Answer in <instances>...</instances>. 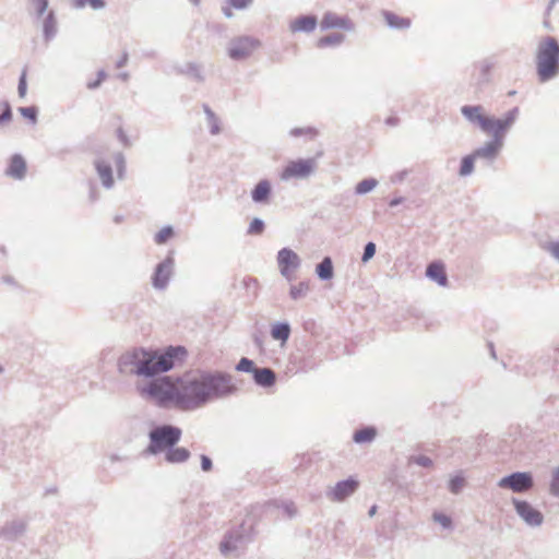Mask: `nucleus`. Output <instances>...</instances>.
Here are the masks:
<instances>
[{
    "label": "nucleus",
    "mask_w": 559,
    "mask_h": 559,
    "mask_svg": "<svg viewBox=\"0 0 559 559\" xmlns=\"http://www.w3.org/2000/svg\"><path fill=\"white\" fill-rule=\"evenodd\" d=\"M280 273L287 281L293 280V273L301 265L300 257L290 248H282L276 257Z\"/></svg>",
    "instance_id": "9d476101"
},
{
    "label": "nucleus",
    "mask_w": 559,
    "mask_h": 559,
    "mask_svg": "<svg viewBox=\"0 0 559 559\" xmlns=\"http://www.w3.org/2000/svg\"><path fill=\"white\" fill-rule=\"evenodd\" d=\"M416 464L421 467H431L433 462L426 455H411L408 457V465Z\"/></svg>",
    "instance_id": "ea45409f"
},
{
    "label": "nucleus",
    "mask_w": 559,
    "mask_h": 559,
    "mask_svg": "<svg viewBox=\"0 0 559 559\" xmlns=\"http://www.w3.org/2000/svg\"><path fill=\"white\" fill-rule=\"evenodd\" d=\"M400 122V119L395 116H390L385 119V123L390 127H395Z\"/></svg>",
    "instance_id": "052dcab7"
},
{
    "label": "nucleus",
    "mask_w": 559,
    "mask_h": 559,
    "mask_svg": "<svg viewBox=\"0 0 559 559\" xmlns=\"http://www.w3.org/2000/svg\"><path fill=\"white\" fill-rule=\"evenodd\" d=\"M285 511L287 512L289 518L294 516L295 514L294 506L292 503L285 506Z\"/></svg>",
    "instance_id": "69168bd1"
},
{
    "label": "nucleus",
    "mask_w": 559,
    "mask_h": 559,
    "mask_svg": "<svg viewBox=\"0 0 559 559\" xmlns=\"http://www.w3.org/2000/svg\"><path fill=\"white\" fill-rule=\"evenodd\" d=\"M435 522L439 523L443 528H451L452 527V520L450 516L443 514V513H435L433 514Z\"/></svg>",
    "instance_id": "8fccbe9b"
},
{
    "label": "nucleus",
    "mask_w": 559,
    "mask_h": 559,
    "mask_svg": "<svg viewBox=\"0 0 559 559\" xmlns=\"http://www.w3.org/2000/svg\"><path fill=\"white\" fill-rule=\"evenodd\" d=\"M320 27L322 31L338 28L353 32L355 24L347 16H341L334 12H325L321 20Z\"/></svg>",
    "instance_id": "ddd939ff"
},
{
    "label": "nucleus",
    "mask_w": 559,
    "mask_h": 559,
    "mask_svg": "<svg viewBox=\"0 0 559 559\" xmlns=\"http://www.w3.org/2000/svg\"><path fill=\"white\" fill-rule=\"evenodd\" d=\"M253 380L261 388H271L276 382V373L271 368H257L253 373Z\"/></svg>",
    "instance_id": "b1692460"
},
{
    "label": "nucleus",
    "mask_w": 559,
    "mask_h": 559,
    "mask_svg": "<svg viewBox=\"0 0 559 559\" xmlns=\"http://www.w3.org/2000/svg\"><path fill=\"white\" fill-rule=\"evenodd\" d=\"M463 117L474 126H477L480 130H484L488 126V118L483 114V107L480 105H465L461 108Z\"/></svg>",
    "instance_id": "2eb2a0df"
},
{
    "label": "nucleus",
    "mask_w": 559,
    "mask_h": 559,
    "mask_svg": "<svg viewBox=\"0 0 559 559\" xmlns=\"http://www.w3.org/2000/svg\"><path fill=\"white\" fill-rule=\"evenodd\" d=\"M38 16H41L48 9V0H29Z\"/></svg>",
    "instance_id": "3c124183"
},
{
    "label": "nucleus",
    "mask_w": 559,
    "mask_h": 559,
    "mask_svg": "<svg viewBox=\"0 0 559 559\" xmlns=\"http://www.w3.org/2000/svg\"><path fill=\"white\" fill-rule=\"evenodd\" d=\"M223 14L227 17V19H230L233 17V12L230 10V8H223Z\"/></svg>",
    "instance_id": "338daca9"
},
{
    "label": "nucleus",
    "mask_w": 559,
    "mask_h": 559,
    "mask_svg": "<svg viewBox=\"0 0 559 559\" xmlns=\"http://www.w3.org/2000/svg\"><path fill=\"white\" fill-rule=\"evenodd\" d=\"M19 111L24 118L28 119L33 124L37 122L38 110L35 106L20 107Z\"/></svg>",
    "instance_id": "79ce46f5"
},
{
    "label": "nucleus",
    "mask_w": 559,
    "mask_h": 559,
    "mask_svg": "<svg viewBox=\"0 0 559 559\" xmlns=\"http://www.w3.org/2000/svg\"><path fill=\"white\" fill-rule=\"evenodd\" d=\"M554 353H555L554 360H555V362H557L558 361L557 357L559 356V343L554 346Z\"/></svg>",
    "instance_id": "774afa93"
},
{
    "label": "nucleus",
    "mask_w": 559,
    "mask_h": 559,
    "mask_svg": "<svg viewBox=\"0 0 559 559\" xmlns=\"http://www.w3.org/2000/svg\"><path fill=\"white\" fill-rule=\"evenodd\" d=\"M27 91V83H26V72L23 71L17 85V93L20 97H24L26 95Z\"/></svg>",
    "instance_id": "5fc2aeb1"
},
{
    "label": "nucleus",
    "mask_w": 559,
    "mask_h": 559,
    "mask_svg": "<svg viewBox=\"0 0 559 559\" xmlns=\"http://www.w3.org/2000/svg\"><path fill=\"white\" fill-rule=\"evenodd\" d=\"M106 76H107L106 72L104 70H99L97 72L96 80L87 83V88L95 90V88L99 87L100 84L103 83V81L106 79Z\"/></svg>",
    "instance_id": "603ef678"
},
{
    "label": "nucleus",
    "mask_w": 559,
    "mask_h": 559,
    "mask_svg": "<svg viewBox=\"0 0 559 559\" xmlns=\"http://www.w3.org/2000/svg\"><path fill=\"white\" fill-rule=\"evenodd\" d=\"M316 274L321 281H330L333 278L334 267L330 257H324L322 261L316 265Z\"/></svg>",
    "instance_id": "cd10ccee"
},
{
    "label": "nucleus",
    "mask_w": 559,
    "mask_h": 559,
    "mask_svg": "<svg viewBox=\"0 0 559 559\" xmlns=\"http://www.w3.org/2000/svg\"><path fill=\"white\" fill-rule=\"evenodd\" d=\"M175 260L173 252L159 262L152 275V286L157 290H165L169 284V281L174 274Z\"/></svg>",
    "instance_id": "9b49d317"
},
{
    "label": "nucleus",
    "mask_w": 559,
    "mask_h": 559,
    "mask_svg": "<svg viewBox=\"0 0 559 559\" xmlns=\"http://www.w3.org/2000/svg\"><path fill=\"white\" fill-rule=\"evenodd\" d=\"M544 249L559 263V240L546 243Z\"/></svg>",
    "instance_id": "09e8293b"
},
{
    "label": "nucleus",
    "mask_w": 559,
    "mask_h": 559,
    "mask_svg": "<svg viewBox=\"0 0 559 559\" xmlns=\"http://www.w3.org/2000/svg\"><path fill=\"white\" fill-rule=\"evenodd\" d=\"M549 491L554 497L559 498V467L552 471Z\"/></svg>",
    "instance_id": "c03bdc74"
},
{
    "label": "nucleus",
    "mask_w": 559,
    "mask_h": 559,
    "mask_svg": "<svg viewBox=\"0 0 559 559\" xmlns=\"http://www.w3.org/2000/svg\"><path fill=\"white\" fill-rule=\"evenodd\" d=\"M516 514L520 519L531 527H538L544 522L543 513L535 509L530 502L518 498H512Z\"/></svg>",
    "instance_id": "f8f14e48"
},
{
    "label": "nucleus",
    "mask_w": 559,
    "mask_h": 559,
    "mask_svg": "<svg viewBox=\"0 0 559 559\" xmlns=\"http://www.w3.org/2000/svg\"><path fill=\"white\" fill-rule=\"evenodd\" d=\"M378 186V180L374 178H366L359 181L355 187L356 194H366L372 191Z\"/></svg>",
    "instance_id": "72a5a7b5"
},
{
    "label": "nucleus",
    "mask_w": 559,
    "mask_h": 559,
    "mask_svg": "<svg viewBox=\"0 0 559 559\" xmlns=\"http://www.w3.org/2000/svg\"><path fill=\"white\" fill-rule=\"evenodd\" d=\"M475 160H476V157L474 156L473 153L464 156L461 160L459 175L461 177H467V176L472 175L474 171Z\"/></svg>",
    "instance_id": "473e14b6"
},
{
    "label": "nucleus",
    "mask_w": 559,
    "mask_h": 559,
    "mask_svg": "<svg viewBox=\"0 0 559 559\" xmlns=\"http://www.w3.org/2000/svg\"><path fill=\"white\" fill-rule=\"evenodd\" d=\"M382 16L386 25L392 29H407L411 26V20L395 14L392 11L383 10Z\"/></svg>",
    "instance_id": "a878e982"
},
{
    "label": "nucleus",
    "mask_w": 559,
    "mask_h": 559,
    "mask_svg": "<svg viewBox=\"0 0 559 559\" xmlns=\"http://www.w3.org/2000/svg\"><path fill=\"white\" fill-rule=\"evenodd\" d=\"M519 114V108L514 107L507 111L502 118H495L489 116L488 126L481 131L491 136L490 141H493L495 143L503 146L506 134L516 121Z\"/></svg>",
    "instance_id": "423d86ee"
},
{
    "label": "nucleus",
    "mask_w": 559,
    "mask_h": 559,
    "mask_svg": "<svg viewBox=\"0 0 559 559\" xmlns=\"http://www.w3.org/2000/svg\"><path fill=\"white\" fill-rule=\"evenodd\" d=\"M179 72L182 73V74L190 75V76L194 78L199 82H202L203 79H204L203 75H202L200 67L197 63H194V62L187 63L185 66V68L179 70Z\"/></svg>",
    "instance_id": "c9c22d12"
},
{
    "label": "nucleus",
    "mask_w": 559,
    "mask_h": 559,
    "mask_svg": "<svg viewBox=\"0 0 559 559\" xmlns=\"http://www.w3.org/2000/svg\"><path fill=\"white\" fill-rule=\"evenodd\" d=\"M115 159H116V164H117L118 177L122 178L124 169H126L124 156L121 153H117L115 156Z\"/></svg>",
    "instance_id": "864d4df0"
},
{
    "label": "nucleus",
    "mask_w": 559,
    "mask_h": 559,
    "mask_svg": "<svg viewBox=\"0 0 559 559\" xmlns=\"http://www.w3.org/2000/svg\"><path fill=\"white\" fill-rule=\"evenodd\" d=\"M98 198H99V195H98V192L96 191L95 187H91V190H90V200H91L92 202H95V201H97V200H98Z\"/></svg>",
    "instance_id": "e2e57ef3"
},
{
    "label": "nucleus",
    "mask_w": 559,
    "mask_h": 559,
    "mask_svg": "<svg viewBox=\"0 0 559 559\" xmlns=\"http://www.w3.org/2000/svg\"><path fill=\"white\" fill-rule=\"evenodd\" d=\"M404 200H405V199H404L403 197H395V198H393V199L390 201L389 205H390L391 207L397 206V205L402 204V203L404 202Z\"/></svg>",
    "instance_id": "680f3d73"
},
{
    "label": "nucleus",
    "mask_w": 559,
    "mask_h": 559,
    "mask_svg": "<svg viewBox=\"0 0 559 559\" xmlns=\"http://www.w3.org/2000/svg\"><path fill=\"white\" fill-rule=\"evenodd\" d=\"M264 222L261 218H253L249 225L248 234L249 235H261L264 230Z\"/></svg>",
    "instance_id": "37998d69"
},
{
    "label": "nucleus",
    "mask_w": 559,
    "mask_h": 559,
    "mask_svg": "<svg viewBox=\"0 0 559 559\" xmlns=\"http://www.w3.org/2000/svg\"><path fill=\"white\" fill-rule=\"evenodd\" d=\"M128 60H129V55H128L127 51H123V53L120 57V59L116 62V67L117 68H123L128 63Z\"/></svg>",
    "instance_id": "bf43d9fd"
},
{
    "label": "nucleus",
    "mask_w": 559,
    "mask_h": 559,
    "mask_svg": "<svg viewBox=\"0 0 559 559\" xmlns=\"http://www.w3.org/2000/svg\"><path fill=\"white\" fill-rule=\"evenodd\" d=\"M376 243L372 242V241H369L365 245V248H364V253H362V257H361V261L364 263L368 262L370 259H372L376 254Z\"/></svg>",
    "instance_id": "de8ad7c7"
},
{
    "label": "nucleus",
    "mask_w": 559,
    "mask_h": 559,
    "mask_svg": "<svg viewBox=\"0 0 559 559\" xmlns=\"http://www.w3.org/2000/svg\"><path fill=\"white\" fill-rule=\"evenodd\" d=\"M58 33V22L53 11H49L43 21V36L46 43H50Z\"/></svg>",
    "instance_id": "393cba45"
},
{
    "label": "nucleus",
    "mask_w": 559,
    "mask_h": 559,
    "mask_svg": "<svg viewBox=\"0 0 559 559\" xmlns=\"http://www.w3.org/2000/svg\"><path fill=\"white\" fill-rule=\"evenodd\" d=\"M358 488V481L354 478H347L337 481L333 488L328 491V497L333 501H343L352 496Z\"/></svg>",
    "instance_id": "4468645a"
},
{
    "label": "nucleus",
    "mask_w": 559,
    "mask_h": 559,
    "mask_svg": "<svg viewBox=\"0 0 559 559\" xmlns=\"http://www.w3.org/2000/svg\"><path fill=\"white\" fill-rule=\"evenodd\" d=\"M271 336L281 341L282 343L287 342L290 336V325L287 322H277L271 328Z\"/></svg>",
    "instance_id": "c85d7f7f"
},
{
    "label": "nucleus",
    "mask_w": 559,
    "mask_h": 559,
    "mask_svg": "<svg viewBox=\"0 0 559 559\" xmlns=\"http://www.w3.org/2000/svg\"><path fill=\"white\" fill-rule=\"evenodd\" d=\"M272 193V186L267 179L260 180L251 191V199L254 203H267Z\"/></svg>",
    "instance_id": "4be33fe9"
},
{
    "label": "nucleus",
    "mask_w": 559,
    "mask_h": 559,
    "mask_svg": "<svg viewBox=\"0 0 559 559\" xmlns=\"http://www.w3.org/2000/svg\"><path fill=\"white\" fill-rule=\"evenodd\" d=\"M228 4L236 10H243L248 8L253 0H227Z\"/></svg>",
    "instance_id": "6e6d98bb"
},
{
    "label": "nucleus",
    "mask_w": 559,
    "mask_h": 559,
    "mask_svg": "<svg viewBox=\"0 0 559 559\" xmlns=\"http://www.w3.org/2000/svg\"><path fill=\"white\" fill-rule=\"evenodd\" d=\"M179 408L197 409L238 391L233 376L224 371H197L178 378Z\"/></svg>",
    "instance_id": "f257e3e1"
},
{
    "label": "nucleus",
    "mask_w": 559,
    "mask_h": 559,
    "mask_svg": "<svg viewBox=\"0 0 559 559\" xmlns=\"http://www.w3.org/2000/svg\"><path fill=\"white\" fill-rule=\"evenodd\" d=\"M289 134L295 138L301 136V135H310L311 138H314L318 134V132L314 128L308 127V128H294L289 131Z\"/></svg>",
    "instance_id": "a18cd8bd"
},
{
    "label": "nucleus",
    "mask_w": 559,
    "mask_h": 559,
    "mask_svg": "<svg viewBox=\"0 0 559 559\" xmlns=\"http://www.w3.org/2000/svg\"><path fill=\"white\" fill-rule=\"evenodd\" d=\"M317 25L318 19L316 15H299L289 22L288 28L293 34H310L316 29Z\"/></svg>",
    "instance_id": "dca6fc26"
},
{
    "label": "nucleus",
    "mask_w": 559,
    "mask_h": 559,
    "mask_svg": "<svg viewBox=\"0 0 559 559\" xmlns=\"http://www.w3.org/2000/svg\"><path fill=\"white\" fill-rule=\"evenodd\" d=\"M502 147V145L489 140L483 146L474 150L473 154L476 159H484L488 163H492L498 157Z\"/></svg>",
    "instance_id": "aec40b11"
},
{
    "label": "nucleus",
    "mask_w": 559,
    "mask_h": 559,
    "mask_svg": "<svg viewBox=\"0 0 559 559\" xmlns=\"http://www.w3.org/2000/svg\"><path fill=\"white\" fill-rule=\"evenodd\" d=\"M426 276L436 282L439 286L445 287L448 285L445 269L440 262L429 263L426 269Z\"/></svg>",
    "instance_id": "5701e85b"
},
{
    "label": "nucleus",
    "mask_w": 559,
    "mask_h": 559,
    "mask_svg": "<svg viewBox=\"0 0 559 559\" xmlns=\"http://www.w3.org/2000/svg\"><path fill=\"white\" fill-rule=\"evenodd\" d=\"M5 175L11 177V178H14V179H17V180H21L25 177L26 175V162L25 159L23 158L22 155L20 154H14L11 158H10V163H9V166L5 170Z\"/></svg>",
    "instance_id": "412c9836"
},
{
    "label": "nucleus",
    "mask_w": 559,
    "mask_h": 559,
    "mask_svg": "<svg viewBox=\"0 0 559 559\" xmlns=\"http://www.w3.org/2000/svg\"><path fill=\"white\" fill-rule=\"evenodd\" d=\"M94 167L103 187L107 190H110L115 185L112 167L110 163L104 158H97L94 160Z\"/></svg>",
    "instance_id": "a211bd4d"
},
{
    "label": "nucleus",
    "mask_w": 559,
    "mask_h": 559,
    "mask_svg": "<svg viewBox=\"0 0 559 559\" xmlns=\"http://www.w3.org/2000/svg\"><path fill=\"white\" fill-rule=\"evenodd\" d=\"M236 370L253 374L254 370H257V367L251 359L242 357L236 365Z\"/></svg>",
    "instance_id": "58836bf2"
},
{
    "label": "nucleus",
    "mask_w": 559,
    "mask_h": 559,
    "mask_svg": "<svg viewBox=\"0 0 559 559\" xmlns=\"http://www.w3.org/2000/svg\"><path fill=\"white\" fill-rule=\"evenodd\" d=\"M165 461L170 464L185 463L190 457V451L182 447L173 445L165 453Z\"/></svg>",
    "instance_id": "bb28decb"
},
{
    "label": "nucleus",
    "mask_w": 559,
    "mask_h": 559,
    "mask_svg": "<svg viewBox=\"0 0 559 559\" xmlns=\"http://www.w3.org/2000/svg\"><path fill=\"white\" fill-rule=\"evenodd\" d=\"M73 5L76 9L90 5L94 10H102L106 7V2L105 0H73Z\"/></svg>",
    "instance_id": "e433bc0d"
},
{
    "label": "nucleus",
    "mask_w": 559,
    "mask_h": 559,
    "mask_svg": "<svg viewBox=\"0 0 559 559\" xmlns=\"http://www.w3.org/2000/svg\"><path fill=\"white\" fill-rule=\"evenodd\" d=\"M493 67V62L489 59H485L480 62V71L485 74L488 73Z\"/></svg>",
    "instance_id": "13d9d810"
},
{
    "label": "nucleus",
    "mask_w": 559,
    "mask_h": 559,
    "mask_svg": "<svg viewBox=\"0 0 559 559\" xmlns=\"http://www.w3.org/2000/svg\"><path fill=\"white\" fill-rule=\"evenodd\" d=\"M136 389L143 399L160 407H167L171 404L179 407L178 378L174 381L170 376H163L144 385H138Z\"/></svg>",
    "instance_id": "7ed1b4c3"
},
{
    "label": "nucleus",
    "mask_w": 559,
    "mask_h": 559,
    "mask_svg": "<svg viewBox=\"0 0 559 559\" xmlns=\"http://www.w3.org/2000/svg\"><path fill=\"white\" fill-rule=\"evenodd\" d=\"M309 292L308 282H300L297 285L290 286L289 296L294 300L301 299L307 296Z\"/></svg>",
    "instance_id": "f704fd0d"
},
{
    "label": "nucleus",
    "mask_w": 559,
    "mask_h": 559,
    "mask_svg": "<svg viewBox=\"0 0 559 559\" xmlns=\"http://www.w3.org/2000/svg\"><path fill=\"white\" fill-rule=\"evenodd\" d=\"M406 175H407L406 170L401 171V173L395 175V177L393 178V181H395V182L403 181Z\"/></svg>",
    "instance_id": "0e129e2a"
},
{
    "label": "nucleus",
    "mask_w": 559,
    "mask_h": 559,
    "mask_svg": "<svg viewBox=\"0 0 559 559\" xmlns=\"http://www.w3.org/2000/svg\"><path fill=\"white\" fill-rule=\"evenodd\" d=\"M186 356L183 346H168L164 350L134 347L119 357L117 367L119 373L126 377L155 378L173 369Z\"/></svg>",
    "instance_id": "f03ea898"
},
{
    "label": "nucleus",
    "mask_w": 559,
    "mask_h": 559,
    "mask_svg": "<svg viewBox=\"0 0 559 559\" xmlns=\"http://www.w3.org/2000/svg\"><path fill=\"white\" fill-rule=\"evenodd\" d=\"M243 544V536L240 532H230L227 533L224 536V539L221 542L219 550L224 556H229L231 554L238 552Z\"/></svg>",
    "instance_id": "f3484780"
},
{
    "label": "nucleus",
    "mask_w": 559,
    "mask_h": 559,
    "mask_svg": "<svg viewBox=\"0 0 559 559\" xmlns=\"http://www.w3.org/2000/svg\"><path fill=\"white\" fill-rule=\"evenodd\" d=\"M261 46V41L252 36H238L228 43L227 55L231 60L240 61L249 58Z\"/></svg>",
    "instance_id": "0eeeda50"
},
{
    "label": "nucleus",
    "mask_w": 559,
    "mask_h": 559,
    "mask_svg": "<svg viewBox=\"0 0 559 559\" xmlns=\"http://www.w3.org/2000/svg\"><path fill=\"white\" fill-rule=\"evenodd\" d=\"M498 486L516 493H524L534 487V478L530 472H514L498 481Z\"/></svg>",
    "instance_id": "6e6552de"
},
{
    "label": "nucleus",
    "mask_w": 559,
    "mask_h": 559,
    "mask_svg": "<svg viewBox=\"0 0 559 559\" xmlns=\"http://www.w3.org/2000/svg\"><path fill=\"white\" fill-rule=\"evenodd\" d=\"M536 67L540 82H548L559 74V44L554 37H545L537 46Z\"/></svg>",
    "instance_id": "20e7f679"
},
{
    "label": "nucleus",
    "mask_w": 559,
    "mask_h": 559,
    "mask_svg": "<svg viewBox=\"0 0 559 559\" xmlns=\"http://www.w3.org/2000/svg\"><path fill=\"white\" fill-rule=\"evenodd\" d=\"M174 236V228L171 226H165L163 227L157 234L154 236V241L157 245H163L167 242L168 239H170Z\"/></svg>",
    "instance_id": "4c0bfd02"
},
{
    "label": "nucleus",
    "mask_w": 559,
    "mask_h": 559,
    "mask_svg": "<svg viewBox=\"0 0 559 559\" xmlns=\"http://www.w3.org/2000/svg\"><path fill=\"white\" fill-rule=\"evenodd\" d=\"M26 523L23 520H12L0 528V536L5 540H15L24 534Z\"/></svg>",
    "instance_id": "6ab92c4d"
},
{
    "label": "nucleus",
    "mask_w": 559,
    "mask_h": 559,
    "mask_svg": "<svg viewBox=\"0 0 559 559\" xmlns=\"http://www.w3.org/2000/svg\"><path fill=\"white\" fill-rule=\"evenodd\" d=\"M181 436L182 431L177 426L168 424L156 426L148 432L150 442L144 453L148 455L165 453L173 445H177Z\"/></svg>",
    "instance_id": "39448f33"
},
{
    "label": "nucleus",
    "mask_w": 559,
    "mask_h": 559,
    "mask_svg": "<svg viewBox=\"0 0 559 559\" xmlns=\"http://www.w3.org/2000/svg\"><path fill=\"white\" fill-rule=\"evenodd\" d=\"M3 110L0 114V127L7 122H10L12 119V109L9 102L4 100L1 103Z\"/></svg>",
    "instance_id": "49530a36"
},
{
    "label": "nucleus",
    "mask_w": 559,
    "mask_h": 559,
    "mask_svg": "<svg viewBox=\"0 0 559 559\" xmlns=\"http://www.w3.org/2000/svg\"><path fill=\"white\" fill-rule=\"evenodd\" d=\"M203 111L206 117V121L210 128V133L213 135H217L221 132V121L216 114L211 109L207 104H203Z\"/></svg>",
    "instance_id": "c756f323"
},
{
    "label": "nucleus",
    "mask_w": 559,
    "mask_h": 559,
    "mask_svg": "<svg viewBox=\"0 0 559 559\" xmlns=\"http://www.w3.org/2000/svg\"><path fill=\"white\" fill-rule=\"evenodd\" d=\"M376 436H377L376 428L365 427L362 429L355 431V433L353 436V440L356 443L361 444V443L371 442L376 438Z\"/></svg>",
    "instance_id": "7c9ffc66"
},
{
    "label": "nucleus",
    "mask_w": 559,
    "mask_h": 559,
    "mask_svg": "<svg viewBox=\"0 0 559 559\" xmlns=\"http://www.w3.org/2000/svg\"><path fill=\"white\" fill-rule=\"evenodd\" d=\"M317 167L314 158H299L290 160L283 169L281 175L282 180H288L292 178L305 179L312 175Z\"/></svg>",
    "instance_id": "1a4fd4ad"
},
{
    "label": "nucleus",
    "mask_w": 559,
    "mask_h": 559,
    "mask_svg": "<svg viewBox=\"0 0 559 559\" xmlns=\"http://www.w3.org/2000/svg\"><path fill=\"white\" fill-rule=\"evenodd\" d=\"M345 40V35L342 33H332L330 35L321 37L317 46L319 48H324L328 46H338Z\"/></svg>",
    "instance_id": "2f4dec72"
},
{
    "label": "nucleus",
    "mask_w": 559,
    "mask_h": 559,
    "mask_svg": "<svg viewBox=\"0 0 559 559\" xmlns=\"http://www.w3.org/2000/svg\"><path fill=\"white\" fill-rule=\"evenodd\" d=\"M465 484L464 477L456 475L449 481V489L452 493L457 495L461 492Z\"/></svg>",
    "instance_id": "a19ab883"
},
{
    "label": "nucleus",
    "mask_w": 559,
    "mask_h": 559,
    "mask_svg": "<svg viewBox=\"0 0 559 559\" xmlns=\"http://www.w3.org/2000/svg\"><path fill=\"white\" fill-rule=\"evenodd\" d=\"M200 459H201V468H202V471L210 472L212 469V467H213L212 460L207 455H205V454H202Z\"/></svg>",
    "instance_id": "4d7b16f0"
}]
</instances>
